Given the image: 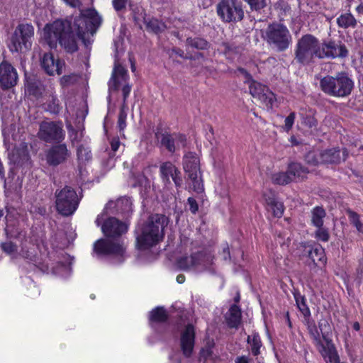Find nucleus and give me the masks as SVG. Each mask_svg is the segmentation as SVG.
<instances>
[{"label":"nucleus","mask_w":363,"mask_h":363,"mask_svg":"<svg viewBox=\"0 0 363 363\" xmlns=\"http://www.w3.org/2000/svg\"><path fill=\"white\" fill-rule=\"evenodd\" d=\"M63 1L70 7L77 9L79 14L73 21L67 18L47 24L43 29V37L50 48H56L59 44L66 52L72 54L79 49L78 39L86 48L91 44L90 36L96 33L102 18L95 9H84L80 0Z\"/></svg>","instance_id":"1"},{"label":"nucleus","mask_w":363,"mask_h":363,"mask_svg":"<svg viewBox=\"0 0 363 363\" xmlns=\"http://www.w3.org/2000/svg\"><path fill=\"white\" fill-rule=\"evenodd\" d=\"M169 218L164 214L153 213L148 216L136 233V248L146 250L160 242L164 237V228Z\"/></svg>","instance_id":"2"},{"label":"nucleus","mask_w":363,"mask_h":363,"mask_svg":"<svg viewBox=\"0 0 363 363\" xmlns=\"http://www.w3.org/2000/svg\"><path fill=\"white\" fill-rule=\"evenodd\" d=\"M321 91L328 96L346 98L354 89V82L349 73L342 71L335 75H326L320 80Z\"/></svg>","instance_id":"3"},{"label":"nucleus","mask_w":363,"mask_h":363,"mask_svg":"<svg viewBox=\"0 0 363 363\" xmlns=\"http://www.w3.org/2000/svg\"><path fill=\"white\" fill-rule=\"evenodd\" d=\"M320 41L313 34L303 35L297 40L294 48V60L303 66L309 65L315 59L320 60Z\"/></svg>","instance_id":"4"},{"label":"nucleus","mask_w":363,"mask_h":363,"mask_svg":"<svg viewBox=\"0 0 363 363\" xmlns=\"http://www.w3.org/2000/svg\"><path fill=\"white\" fill-rule=\"evenodd\" d=\"M55 198L56 211L64 217L72 216L78 208L82 199V196H79L75 189L69 186L56 189Z\"/></svg>","instance_id":"5"},{"label":"nucleus","mask_w":363,"mask_h":363,"mask_svg":"<svg viewBox=\"0 0 363 363\" xmlns=\"http://www.w3.org/2000/svg\"><path fill=\"white\" fill-rule=\"evenodd\" d=\"M182 164L185 179L189 186L196 193L203 192L204 187L199 157L196 153L189 152L184 155Z\"/></svg>","instance_id":"6"},{"label":"nucleus","mask_w":363,"mask_h":363,"mask_svg":"<svg viewBox=\"0 0 363 363\" xmlns=\"http://www.w3.org/2000/svg\"><path fill=\"white\" fill-rule=\"evenodd\" d=\"M33 36L34 27L30 23H19L9 38V50L19 53L30 50Z\"/></svg>","instance_id":"7"},{"label":"nucleus","mask_w":363,"mask_h":363,"mask_svg":"<svg viewBox=\"0 0 363 363\" xmlns=\"http://www.w3.org/2000/svg\"><path fill=\"white\" fill-rule=\"evenodd\" d=\"M129 76L127 69L118 62H115L112 71L111 79L108 82V96L107 100L108 103L111 101V93L118 91L122 86L123 94V108L127 106V99L131 91V85L128 83Z\"/></svg>","instance_id":"8"},{"label":"nucleus","mask_w":363,"mask_h":363,"mask_svg":"<svg viewBox=\"0 0 363 363\" xmlns=\"http://www.w3.org/2000/svg\"><path fill=\"white\" fill-rule=\"evenodd\" d=\"M267 43L278 52L285 51L291 42L288 28L281 23L269 24L266 30Z\"/></svg>","instance_id":"9"},{"label":"nucleus","mask_w":363,"mask_h":363,"mask_svg":"<svg viewBox=\"0 0 363 363\" xmlns=\"http://www.w3.org/2000/svg\"><path fill=\"white\" fill-rule=\"evenodd\" d=\"M216 13L224 23H238L245 16L242 3L238 0H220L216 5Z\"/></svg>","instance_id":"10"},{"label":"nucleus","mask_w":363,"mask_h":363,"mask_svg":"<svg viewBox=\"0 0 363 363\" xmlns=\"http://www.w3.org/2000/svg\"><path fill=\"white\" fill-rule=\"evenodd\" d=\"M94 252L98 257L113 256L117 263H122L125 259V247L122 241L101 238L94 242Z\"/></svg>","instance_id":"11"},{"label":"nucleus","mask_w":363,"mask_h":363,"mask_svg":"<svg viewBox=\"0 0 363 363\" xmlns=\"http://www.w3.org/2000/svg\"><path fill=\"white\" fill-rule=\"evenodd\" d=\"M349 56V50L340 40L325 38L320 41V60L345 59Z\"/></svg>","instance_id":"12"},{"label":"nucleus","mask_w":363,"mask_h":363,"mask_svg":"<svg viewBox=\"0 0 363 363\" xmlns=\"http://www.w3.org/2000/svg\"><path fill=\"white\" fill-rule=\"evenodd\" d=\"M38 138L48 143H60L65 138L62 121H43L40 124Z\"/></svg>","instance_id":"13"},{"label":"nucleus","mask_w":363,"mask_h":363,"mask_svg":"<svg viewBox=\"0 0 363 363\" xmlns=\"http://www.w3.org/2000/svg\"><path fill=\"white\" fill-rule=\"evenodd\" d=\"M104 213L99 215L95 220L97 226L101 225V230L105 236L108 238H118L128 230V225L123 221L116 218L115 217H109L106 219L104 218Z\"/></svg>","instance_id":"14"},{"label":"nucleus","mask_w":363,"mask_h":363,"mask_svg":"<svg viewBox=\"0 0 363 363\" xmlns=\"http://www.w3.org/2000/svg\"><path fill=\"white\" fill-rule=\"evenodd\" d=\"M155 138L158 141L159 147H164L169 152L173 154L179 148V144L182 147L186 145V137L184 134L179 133H170L161 128H157L155 133Z\"/></svg>","instance_id":"15"},{"label":"nucleus","mask_w":363,"mask_h":363,"mask_svg":"<svg viewBox=\"0 0 363 363\" xmlns=\"http://www.w3.org/2000/svg\"><path fill=\"white\" fill-rule=\"evenodd\" d=\"M71 156L65 143H55L46 152V162L51 167H57L65 163Z\"/></svg>","instance_id":"16"},{"label":"nucleus","mask_w":363,"mask_h":363,"mask_svg":"<svg viewBox=\"0 0 363 363\" xmlns=\"http://www.w3.org/2000/svg\"><path fill=\"white\" fill-rule=\"evenodd\" d=\"M160 174L162 182L165 185L171 184L172 179L177 188L182 187L183 179L181 171L171 162H162L160 166Z\"/></svg>","instance_id":"17"},{"label":"nucleus","mask_w":363,"mask_h":363,"mask_svg":"<svg viewBox=\"0 0 363 363\" xmlns=\"http://www.w3.org/2000/svg\"><path fill=\"white\" fill-rule=\"evenodd\" d=\"M18 79L16 69L9 62L0 63V84L4 90L11 89L17 84Z\"/></svg>","instance_id":"18"},{"label":"nucleus","mask_w":363,"mask_h":363,"mask_svg":"<svg viewBox=\"0 0 363 363\" xmlns=\"http://www.w3.org/2000/svg\"><path fill=\"white\" fill-rule=\"evenodd\" d=\"M195 329L192 324L186 325L181 333L180 347L183 355L185 357H190L193 353L195 345Z\"/></svg>","instance_id":"19"},{"label":"nucleus","mask_w":363,"mask_h":363,"mask_svg":"<svg viewBox=\"0 0 363 363\" xmlns=\"http://www.w3.org/2000/svg\"><path fill=\"white\" fill-rule=\"evenodd\" d=\"M303 258H306V263L310 267H315L318 263H325L326 257L324 249L320 245H305L302 254Z\"/></svg>","instance_id":"20"},{"label":"nucleus","mask_w":363,"mask_h":363,"mask_svg":"<svg viewBox=\"0 0 363 363\" xmlns=\"http://www.w3.org/2000/svg\"><path fill=\"white\" fill-rule=\"evenodd\" d=\"M318 329L321 333L323 339L325 340L328 346L326 353L328 354L330 362H339V357L337 356L335 346L332 342V340L330 337L332 330L328 320L325 318L320 319L318 321Z\"/></svg>","instance_id":"21"},{"label":"nucleus","mask_w":363,"mask_h":363,"mask_svg":"<svg viewBox=\"0 0 363 363\" xmlns=\"http://www.w3.org/2000/svg\"><path fill=\"white\" fill-rule=\"evenodd\" d=\"M347 156L346 148L341 150L340 147H333L320 152V160L323 164H338L342 161H345Z\"/></svg>","instance_id":"22"},{"label":"nucleus","mask_w":363,"mask_h":363,"mask_svg":"<svg viewBox=\"0 0 363 363\" xmlns=\"http://www.w3.org/2000/svg\"><path fill=\"white\" fill-rule=\"evenodd\" d=\"M40 65L43 69L49 75H54L55 73L61 74L65 62L60 59L55 60L52 53L45 52L40 60Z\"/></svg>","instance_id":"23"},{"label":"nucleus","mask_w":363,"mask_h":363,"mask_svg":"<svg viewBox=\"0 0 363 363\" xmlns=\"http://www.w3.org/2000/svg\"><path fill=\"white\" fill-rule=\"evenodd\" d=\"M25 91L29 96L38 99L43 95L44 87L42 82L36 76H26Z\"/></svg>","instance_id":"24"},{"label":"nucleus","mask_w":363,"mask_h":363,"mask_svg":"<svg viewBox=\"0 0 363 363\" xmlns=\"http://www.w3.org/2000/svg\"><path fill=\"white\" fill-rule=\"evenodd\" d=\"M192 255L196 272H202L213 264L214 257L209 252L201 251Z\"/></svg>","instance_id":"25"},{"label":"nucleus","mask_w":363,"mask_h":363,"mask_svg":"<svg viewBox=\"0 0 363 363\" xmlns=\"http://www.w3.org/2000/svg\"><path fill=\"white\" fill-rule=\"evenodd\" d=\"M224 318L229 328H238L242 320V311L240 306L237 304H233Z\"/></svg>","instance_id":"26"},{"label":"nucleus","mask_w":363,"mask_h":363,"mask_svg":"<svg viewBox=\"0 0 363 363\" xmlns=\"http://www.w3.org/2000/svg\"><path fill=\"white\" fill-rule=\"evenodd\" d=\"M114 206L116 211L118 214H121L123 216H128L132 212V202L129 198L123 197L118 199L115 203L109 201L104 209L106 211L108 208Z\"/></svg>","instance_id":"27"},{"label":"nucleus","mask_w":363,"mask_h":363,"mask_svg":"<svg viewBox=\"0 0 363 363\" xmlns=\"http://www.w3.org/2000/svg\"><path fill=\"white\" fill-rule=\"evenodd\" d=\"M317 111L310 107H302L298 113L301 123L308 128H315L318 122L315 118Z\"/></svg>","instance_id":"28"},{"label":"nucleus","mask_w":363,"mask_h":363,"mask_svg":"<svg viewBox=\"0 0 363 363\" xmlns=\"http://www.w3.org/2000/svg\"><path fill=\"white\" fill-rule=\"evenodd\" d=\"M167 320L168 314L162 306H157L150 312L149 321L153 328H155V324L166 323Z\"/></svg>","instance_id":"29"},{"label":"nucleus","mask_w":363,"mask_h":363,"mask_svg":"<svg viewBox=\"0 0 363 363\" xmlns=\"http://www.w3.org/2000/svg\"><path fill=\"white\" fill-rule=\"evenodd\" d=\"M11 157V160L13 163L17 164H21L28 161L29 159V154L26 145L25 143H22L18 147L13 149Z\"/></svg>","instance_id":"30"},{"label":"nucleus","mask_w":363,"mask_h":363,"mask_svg":"<svg viewBox=\"0 0 363 363\" xmlns=\"http://www.w3.org/2000/svg\"><path fill=\"white\" fill-rule=\"evenodd\" d=\"M265 201L268 210H271L274 217L280 218L284 213V205L279 201L274 196H265Z\"/></svg>","instance_id":"31"},{"label":"nucleus","mask_w":363,"mask_h":363,"mask_svg":"<svg viewBox=\"0 0 363 363\" xmlns=\"http://www.w3.org/2000/svg\"><path fill=\"white\" fill-rule=\"evenodd\" d=\"M307 329L308 333L314 342L319 346L321 347L322 350L326 353V347L323 344L320 340V335L318 327L316 326L314 320H311L310 318H306Z\"/></svg>","instance_id":"32"},{"label":"nucleus","mask_w":363,"mask_h":363,"mask_svg":"<svg viewBox=\"0 0 363 363\" xmlns=\"http://www.w3.org/2000/svg\"><path fill=\"white\" fill-rule=\"evenodd\" d=\"M288 174L292 176V180L296 178L303 177L304 175L309 172L307 167H304L301 163L292 162L288 164L287 167Z\"/></svg>","instance_id":"33"},{"label":"nucleus","mask_w":363,"mask_h":363,"mask_svg":"<svg viewBox=\"0 0 363 363\" xmlns=\"http://www.w3.org/2000/svg\"><path fill=\"white\" fill-rule=\"evenodd\" d=\"M129 9L131 11V15L135 23L141 27L140 23L146 18V13L144 9L136 3L130 1L128 4Z\"/></svg>","instance_id":"34"},{"label":"nucleus","mask_w":363,"mask_h":363,"mask_svg":"<svg viewBox=\"0 0 363 363\" xmlns=\"http://www.w3.org/2000/svg\"><path fill=\"white\" fill-rule=\"evenodd\" d=\"M143 22L146 26V29L155 34L163 32L167 28L163 22L155 18H145Z\"/></svg>","instance_id":"35"},{"label":"nucleus","mask_w":363,"mask_h":363,"mask_svg":"<svg viewBox=\"0 0 363 363\" xmlns=\"http://www.w3.org/2000/svg\"><path fill=\"white\" fill-rule=\"evenodd\" d=\"M326 216L325 209L321 206H316L311 211V223L315 227L323 226V219Z\"/></svg>","instance_id":"36"},{"label":"nucleus","mask_w":363,"mask_h":363,"mask_svg":"<svg viewBox=\"0 0 363 363\" xmlns=\"http://www.w3.org/2000/svg\"><path fill=\"white\" fill-rule=\"evenodd\" d=\"M337 24L342 28H354L357 26V21L350 13H345L337 18Z\"/></svg>","instance_id":"37"},{"label":"nucleus","mask_w":363,"mask_h":363,"mask_svg":"<svg viewBox=\"0 0 363 363\" xmlns=\"http://www.w3.org/2000/svg\"><path fill=\"white\" fill-rule=\"evenodd\" d=\"M177 267L183 271H195L194 261L193 259V255L190 256L181 257L177 260Z\"/></svg>","instance_id":"38"},{"label":"nucleus","mask_w":363,"mask_h":363,"mask_svg":"<svg viewBox=\"0 0 363 363\" xmlns=\"http://www.w3.org/2000/svg\"><path fill=\"white\" fill-rule=\"evenodd\" d=\"M294 298L296 300V305L304 316L305 318L311 317V311L308 306L306 305V298L301 296L300 294H295Z\"/></svg>","instance_id":"39"},{"label":"nucleus","mask_w":363,"mask_h":363,"mask_svg":"<svg viewBox=\"0 0 363 363\" xmlns=\"http://www.w3.org/2000/svg\"><path fill=\"white\" fill-rule=\"evenodd\" d=\"M186 44L197 50H207L209 48L208 42L201 38H188Z\"/></svg>","instance_id":"40"},{"label":"nucleus","mask_w":363,"mask_h":363,"mask_svg":"<svg viewBox=\"0 0 363 363\" xmlns=\"http://www.w3.org/2000/svg\"><path fill=\"white\" fill-rule=\"evenodd\" d=\"M272 181L276 184L286 185L293 180L292 176H290V174H288V170H286L284 172H282L273 174Z\"/></svg>","instance_id":"41"},{"label":"nucleus","mask_w":363,"mask_h":363,"mask_svg":"<svg viewBox=\"0 0 363 363\" xmlns=\"http://www.w3.org/2000/svg\"><path fill=\"white\" fill-rule=\"evenodd\" d=\"M46 111L53 114H58L62 109L58 99L54 95L50 96L46 103Z\"/></svg>","instance_id":"42"},{"label":"nucleus","mask_w":363,"mask_h":363,"mask_svg":"<svg viewBox=\"0 0 363 363\" xmlns=\"http://www.w3.org/2000/svg\"><path fill=\"white\" fill-rule=\"evenodd\" d=\"M248 84H250V93L255 98H257L260 94H262L263 91H264L268 88L267 86L254 80L253 79L252 81H250Z\"/></svg>","instance_id":"43"},{"label":"nucleus","mask_w":363,"mask_h":363,"mask_svg":"<svg viewBox=\"0 0 363 363\" xmlns=\"http://www.w3.org/2000/svg\"><path fill=\"white\" fill-rule=\"evenodd\" d=\"M304 161L311 166H318L321 164L320 152L314 150L308 151L304 155Z\"/></svg>","instance_id":"44"},{"label":"nucleus","mask_w":363,"mask_h":363,"mask_svg":"<svg viewBox=\"0 0 363 363\" xmlns=\"http://www.w3.org/2000/svg\"><path fill=\"white\" fill-rule=\"evenodd\" d=\"M77 155L78 160L82 163L89 162L92 157L91 150L88 147H85L83 145L78 147Z\"/></svg>","instance_id":"45"},{"label":"nucleus","mask_w":363,"mask_h":363,"mask_svg":"<svg viewBox=\"0 0 363 363\" xmlns=\"http://www.w3.org/2000/svg\"><path fill=\"white\" fill-rule=\"evenodd\" d=\"M257 99L264 103L267 107H272L275 99L274 94L267 88L264 91L260 94Z\"/></svg>","instance_id":"46"},{"label":"nucleus","mask_w":363,"mask_h":363,"mask_svg":"<svg viewBox=\"0 0 363 363\" xmlns=\"http://www.w3.org/2000/svg\"><path fill=\"white\" fill-rule=\"evenodd\" d=\"M350 223L352 224L359 233H363V223L359 220V216L354 211L349 209L347 211Z\"/></svg>","instance_id":"47"},{"label":"nucleus","mask_w":363,"mask_h":363,"mask_svg":"<svg viewBox=\"0 0 363 363\" xmlns=\"http://www.w3.org/2000/svg\"><path fill=\"white\" fill-rule=\"evenodd\" d=\"M262 344L261 342L260 337L258 334V333L255 332L252 334V343L250 345L251 347V352L252 354L254 356H257L260 353V347H262Z\"/></svg>","instance_id":"48"},{"label":"nucleus","mask_w":363,"mask_h":363,"mask_svg":"<svg viewBox=\"0 0 363 363\" xmlns=\"http://www.w3.org/2000/svg\"><path fill=\"white\" fill-rule=\"evenodd\" d=\"M230 73L233 74L237 77H243L245 79V83H249L250 81H252L253 79L251 74L247 69L242 67H238L236 69H230Z\"/></svg>","instance_id":"49"},{"label":"nucleus","mask_w":363,"mask_h":363,"mask_svg":"<svg viewBox=\"0 0 363 363\" xmlns=\"http://www.w3.org/2000/svg\"><path fill=\"white\" fill-rule=\"evenodd\" d=\"M315 238L321 241L328 242L330 238V235L327 228L322 227H316Z\"/></svg>","instance_id":"50"},{"label":"nucleus","mask_w":363,"mask_h":363,"mask_svg":"<svg viewBox=\"0 0 363 363\" xmlns=\"http://www.w3.org/2000/svg\"><path fill=\"white\" fill-rule=\"evenodd\" d=\"M1 250L8 255L15 253L18 250V246L13 242H5L1 244Z\"/></svg>","instance_id":"51"},{"label":"nucleus","mask_w":363,"mask_h":363,"mask_svg":"<svg viewBox=\"0 0 363 363\" xmlns=\"http://www.w3.org/2000/svg\"><path fill=\"white\" fill-rule=\"evenodd\" d=\"M223 46L225 54H238L241 51V48L234 43H225Z\"/></svg>","instance_id":"52"},{"label":"nucleus","mask_w":363,"mask_h":363,"mask_svg":"<svg viewBox=\"0 0 363 363\" xmlns=\"http://www.w3.org/2000/svg\"><path fill=\"white\" fill-rule=\"evenodd\" d=\"M252 10L258 11L266 6L265 0H245Z\"/></svg>","instance_id":"53"},{"label":"nucleus","mask_w":363,"mask_h":363,"mask_svg":"<svg viewBox=\"0 0 363 363\" xmlns=\"http://www.w3.org/2000/svg\"><path fill=\"white\" fill-rule=\"evenodd\" d=\"M129 2L128 0H113L112 4L116 11H121L126 8Z\"/></svg>","instance_id":"54"},{"label":"nucleus","mask_w":363,"mask_h":363,"mask_svg":"<svg viewBox=\"0 0 363 363\" xmlns=\"http://www.w3.org/2000/svg\"><path fill=\"white\" fill-rule=\"evenodd\" d=\"M213 342H208L207 345L201 349L200 352L201 356L205 359L211 357L213 354L212 347H213Z\"/></svg>","instance_id":"55"},{"label":"nucleus","mask_w":363,"mask_h":363,"mask_svg":"<svg viewBox=\"0 0 363 363\" xmlns=\"http://www.w3.org/2000/svg\"><path fill=\"white\" fill-rule=\"evenodd\" d=\"M126 113L124 111L123 108L122 107L118 115V125L120 130H123L125 126V120H126Z\"/></svg>","instance_id":"56"},{"label":"nucleus","mask_w":363,"mask_h":363,"mask_svg":"<svg viewBox=\"0 0 363 363\" xmlns=\"http://www.w3.org/2000/svg\"><path fill=\"white\" fill-rule=\"evenodd\" d=\"M296 118L294 112H291L289 116L285 118V129L289 131L292 128Z\"/></svg>","instance_id":"57"},{"label":"nucleus","mask_w":363,"mask_h":363,"mask_svg":"<svg viewBox=\"0 0 363 363\" xmlns=\"http://www.w3.org/2000/svg\"><path fill=\"white\" fill-rule=\"evenodd\" d=\"M187 203L189 206V211L192 214H196L199 211V205L196 199L193 197H189L187 199Z\"/></svg>","instance_id":"58"},{"label":"nucleus","mask_w":363,"mask_h":363,"mask_svg":"<svg viewBox=\"0 0 363 363\" xmlns=\"http://www.w3.org/2000/svg\"><path fill=\"white\" fill-rule=\"evenodd\" d=\"M115 155L113 153H108L107 160H104V166L107 169H111L115 164Z\"/></svg>","instance_id":"59"},{"label":"nucleus","mask_w":363,"mask_h":363,"mask_svg":"<svg viewBox=\"0 0 363 363\" xmlns=\"http://www.w3.org/2000/svg\"><path fill=\"white\" fill-rule=\"evenodd\" d=\"M221 255L223 256V259L225 261H230L231 260L230 249H229L228 244H225V246H223V250L221 252Z\"/></svg>","instance_id":"60"},{"label":"nucleus","mask_w":363,"mask_h":363,"mask_svg":"<svg viewBox=\"0 0 363 363\" xmlns=\"http://www.w3.org/2000/svg\"><path fill=\"white\" fill-rule=\"evenodd\" d=\"M172 54H174L176 55H178L184 59H189V57L184 55V52L183 50H182L181 48H173L172 50H171V54H170V56L172 57Z\"/></svg>","instance_id":"61"},{"label":"nucleus","mask_w":363,"mask_h":363,"mask_svg":"<svg viewBox=\"0 0 363 363\" xmlns=\"http://www.w3.org/2000/svg\"><path fill=\"white\" fill-rule=\"evenodd\" d=\"M121 145V142L118 138H113L111 141V147L113 153L116 152Z\"/></svg>","instance_id":"62"},{"label":"nucleus","mask_w":363,"mask_h":363,"mask_svg":"<svg viewBox=\"0 0 363 363\" xmlns=\"http://www.w3.org/2000/svg\"><path fill=\"white\" fill-rule=\"evenodd\" d=\"M250 358L247 356H239L237 357L235 363H250Z\"/></svg>","instance_id":"63"},{"label":"nucleus","mask_w":363,"mask_h":363,"mask_svg":"<svg viewBox=\"0 0 363 363\" xmlns=\"http://www.w3.org/2000/svg\"><path fill=\"white\" fill-rule=\"evenodd\" d=\"M357 273L359 279H363V257L362 259L359 261V267L357 269Z\"/></svg>","instance_id":"64"}]
</instances>
